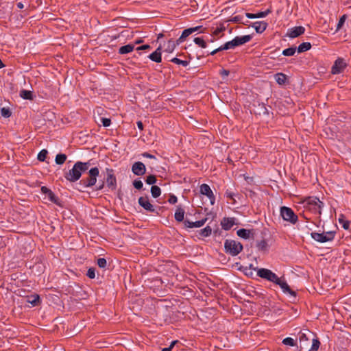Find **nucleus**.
<instances>
[{
	"label": "nucleus",
	"instance_id": "f257e3e1",
	"mask_svg": "<svg viewBox=\"0 0 351 351\" xmlns=\"http://www.w3.org/2000/svg\"><path fill=\"white\" fill-rule=\"evenodd\" d=\"M90 166L89 161H77L73 168L64 173V178L71 182L80 180L83 173L86 172Z\"/></svg>",
	"mask_w": 351,
	"mask_h": 351
},
{
	"label": "nucleus",
	"instance_id": "f03ea898",
	"mask_svg": "<svg viewBox=\"0 0 351 351\" xmlns=\"http://www.w3.org/2000/svg\"><path fill=\"white\" fill-rule=\"evenodd\" d=\"M243 249V245L235 240L226 239L224 242V250L232 256H237Z\"/></svg>",
	"mask_w": 351,
	"mask_h": 351
},
{
	"label": "nucleus",
	"instance_id": "7ed1b4c3",
	"mask_svg": "<svg viewBox=\"0 0 351 351\" xmlns=\"http://www.w3.org/2000/svg\"><path fill=\"white\" fill-rule=\"evenodd\" d=\"M305 206L314 214H322V208L324 204L317 197H308L304 200Z\"/></svg>",
	"mask_w": 351,
	"mask_h": 351
},
{
	"label": "nucleus",
	"instance_id": "20e7f679",
	"mask_svg": "<svg viewBox=\"0 0 351 351\" xmlns=\"http://www.w3.org/2000/svg\"><path fill=\"white\" fill-rule=\"evenodd\" d=\"M99 174V170L97 167H93L88 171V176L84 178L80 182V184L84 188H90L95 185L97 178Z\"/></svg>",
	"mask_w": 351,
	"mask_h": 351
},
{
	"label": "nucleus",
	"instance_id": "39448f33",
	"mask_svg": "<svg viewBox=\"0 0 351 351\" xmlns=\"http://www.w3.org/2000/svg\"><path fill=\"white\" fill-rule=\"evenodd\" d=\"M335 234V231H328L322 233L313 232L311 233L312 239L319 243L332 241L334 239Z\"/></svg>",
	"mask_w": 351,
	"mask_h": 351
},
{
	"label": "nucleus",
	"instance_id": "423d86ee",
	"mask_svg": "<svg viewBox=\"0 0 351 351\" xmlns=\"http://www.w3.org/2000/svg\"><path fill=\"white\" fill-rule=\"evenodd\" d=\"M280 213L283 220L292 224H295L298 221V217L291 208L282 206L280 207Z\"/></svg>",
	"mask_w": 351,
	"mask_h": 351
},
{
	"label": "nucleus",
	"instance_id": "0eeeda50",
	"mask_svg": "<svg viewBox=\"0 0 351 351\" xmlns=\"http://www.w3.org/2000/svg\"><path fill=\"white\" fill-rule=\"evenodd\" d=\"M252 36L251 35H245L243 36H236L232 40L226 42L225 43V47L228 49H234L236 47L242 45L247 42H249L252 39Z\"/></svg>",
	"mask_w": 351,
	"mask_h": 351
},
{
	"label": "nucleus",
	"instance_id": "6e6552de",
	"mask_svg": "<svg viewBox=\"0 0 351 351\" xmlns=\"http://www.w3.org/2000/svg\"><path fill=\"white\" fill-rule=\"evenodd\" d=\"M254 270L257 271V276L261 278L265 279L273 283L278 280V276L269 269L266 268H254Z\"/></svg>",
	"mask_w": 351,
	"mask_h": 351
},
{
	"label": "nucleus",
	"instance_id": "1a4fd4ad",
	"mask_svg": "<svg viewBox=\"0 0 351 351\" xmlns=\"http://www.w3.org/2000/svg\"><path fill=\"white\" fill-rule=\"evenodd\" d=\"M106 182L107 186L111 191H114L116 189L117 186V178L115 176L114 171L112 169L106 168Z\"/></svg>",
	"mask_w": 351,
	"mask_h": 351
},
{
	"label": "nucleus",
	"instance_id": "9d476101",
	"mask_svg": "<svg viewBox=\"0 0 351 351\" xmlns=\"http://www.w3.org/2000/svg\"><path fill=\"white\" fill-rule=\"evenodd\" d=\"M310 335L315 337V335L308 330H306L305 332H300L299 333L300 350H306L309 348L311 340V338L309 337Z\"/></svg>",
	"mask_w": 351,
	"mask_h": 351
},
{
	"label": "nucleus",
	"instance_id": "9b49d317",
	"mask_svg": "<svg viewBox=\"0 0 351 351\" xmlns=\"http://www.w3.org/2000/svg\"><path fill=\"white\" fill-rule=\"evenodd\" d=\"M275 284L280 287L284 293L289 294L294 298L296 297L295 291H293L290 288V287L289 286V285L287 283L284 278H278V280L276 282Z\"/></svg>",
	"mask_w": 351,
	"mask_h": 351
},
{
	"label": "nucleus",
	"instance_id": "f8f14e48",
	"mask_svg": "<svg viewBox=\"0 0 351 351\" xmlns=\"http://www.w3.org/2000/svg\"><path fill=\"white\" fill-rule=\"evenodd\" d=\"M200 193L206 195L209 199L211 205L215 204V197L209 185L207 184H202L200 186Z\"/></svg>",
	"mask_w": 351,
	"mask_h": 351
},
{
	"label": "nucleus",
	"instance_id": "ddd939ff",
	"mask_svg": "<svg viewBox=\"0 0 351 351\" xmlns=\"http://www.w3.org/2000/svg\"><path fill=\"white\" fill-rule=\"evenodd\" d=\"M347 64L343 58H337L331 69L332 74H339L343 71Z\"/></svg>",
	"mask_w": 351,
	"mask_h": 351
},
{
	"label": "nucleus",
	"instance_id": "4468645a",
	"mask_svg": "<svg viewBox=\"0 0 351 351\" xmlns=\"http://www.w3.org/2000/svg\"><path fill=\"white\" fill-rule=\"evenodd\" d=\"M131 170L134 175L141 176L145 173L146 167L142 162L138 161L132 165Z\"/></svg>",
	"mask_w": 351,
	"mask_h": 351
},
{
	"label": "nucleus",
	"instance_id": "2eb2a0df",
	"mask_svg": "<svg viewBox=\"0 0 351 351\" xmlns=\"http://www.w3.org/2000/svg\"><path fill=\"white\" fill-rule=\"evenodd\" d=\"M305 32V28L302 26H296L292 28L288 29L287 36L291 38H297Z\"/></svg>",
	"mask_w": 351,
	"mask_h": 351
},
{
	"label": "nucleus",
	"instance_id": "dca6fc26",
	"mask_svg": "<svg viewBox=\"0 0 351 351\" xmlns=\"http://www.w3.org/2000/svg\"><path fill=\"white\" fill-rule=\"evenodd\" d=\"M40 191L43 194L47 195L49 200L51 202L56 204V205H60L59 198L54 194V193L47 186H43L41 187Z\"/></svg>",
	"mask_w": 351,
	"mask_h": 351
},
{
	"label": "nucleus",
	"instance_id": "f3484780",
	"mask_svg": "<svg viewBox=\"0 0 351 351\" xmlns=\"http://www.w3.org/2000/svg\"><path fill=\"white\" fill-rule=\"evenodd\" d=\"M138 204L147 211L154 213V206L149 202L147 197H140L138 198Z\"/></svg>",
	"mask_w": 351,
	"mask_h": 351
},
{
	"label": "nucleus",
	"instance_id": "a211bd4d",
	"mask_svg": "<svg viewBox=\"0 0 351 351\" xmlns=\"http://www.w3.org/2000/svg\"><path fill=\"white\" fill-rule=\"evenodd\" d=\"M207 221V218H204L201 220L196 221H190L189 219H186L184 221V224L185 228H200L203 226Z\"/></svg>",
	"mask_w": 351,
	"mask_h": 351
},
{
	"label": "nucleus",
	"instance_id": "6ab92c4d",
	"mask_svg": "<svg viewBox=\"0 0 351 351\" xmlns=\"http://www.w3.org/2000/svg\"><path fill=\"white\" fill-rule=\"evenodd\" d=\"M235 223V218L224 217L221 221V225L224 230H229Z\"/></svg>",
	"mask_w": 351,
	"mask_h": 351
},
{
	"label": "nucleus",
	"instance_id": "aec40b11",
	"mask_svg": "<svg viewBox=\"0 0 351 351\" xmlns=\"http://www.w3.org/2000/svg\"><path fill=\"white\" fill-rule=\"evenodd\" d=\"M162 46L160 45L153 53L149 55L148 58L153 62L160 63L162 61L161 57Z\"/></svg>",
	"mask_w": 351,
	"mask_h": 351
},
{
	"label": "nucleus",
	"instance_id": "412c9836",
	"mask_svg": "<svg viewBox=\"0 0 351 351\" xmlns=\"http://www.w3.org/2000/svg\"><path fill=\"white\" fill-rule=\"evenodd\" d=\"M267 23L265 21H256L252 25L258 34L263 33L267 27Z\"/></svg>",
	"mask_w": 351,
	"mask_h": 351
},
{
	"label": "nucleus",
	"instance_id": "4be33fe9",
	"mask_svg": "<svg viewBox=\"0 0 351 351\" xmlns=\"http://www.w3.org/2000/svg\"><path fill=\"white\" fill-rule=\"evenodd\" d=\"M270 12H271V10L268 9L264 12H258L256 14L246 12L245 16L247 18L250 19H258V18H264V17L267 16Z\"/></svg>",
	"mask_w": 351,
	"mask_h": 351
},
{
	"label": "nucleus",
	"instance_id": "5701e85b",
	"mask_svg": "<svg viewBox=\"0 0 351 351\" xmlns=\"http://www.w3.org/2000/svg\"><path fill=\"white\" fill-rule=\"evenodd\" d=\"M181 43H178V39L174 41L172 38L169 39L167 43L165 51L167 53H172L176 47L180 45Z\"/></svg>",
	"mask_w": 351,
	"mask_h": 351
},
{
	"label": "nucleus",
	"instance_id": "b1692460",
	"mask_svg": "<svg viewBox=\"0 0 351 351\" xmlns=\"http://www.w3.org/2000/svg\"><path fill=\"white\" fill-rule=\"evenodd\" d=\"M275 80L278 85L283 86L287 82V75L283 73H277L274 75Z\"/></svg>",
	"mask_w": 351,
	"mask_h": 351
},
{
	"label": "nucleus",
	"instance_id": "393cba45",
	"mask_svg": "<svg viewBox=\"0 0 351 351\" xmlns=\"http://www.w3.org/2000/svg\"><path fill=\"white\" fill-rule=\"evenodd\" d=\"M184 210L181 206H178L174 215L175 219L179 222L184 221Z\"/></svg>",
	"mask_w": 351,
	"mask_h": 351
},
{
	"label": "nucleus",
	"instance_id": "a878e982",
	"mask_svg": "<svg viewBox=\"0 0 351 351\" xmlns=\"http://www.w3.org/2000/svg\"><path fill=\"white\" fill-rule=\"evenodd\" d=\"M19 95L23 99L33 100L34 99L33 92L31 90L22 89L19 93Z\"/></svg>",
	"mask_w": 351,
	"mask_h": 351
},
{
	"label": "nucleus",
	"instance_id": "bb28decb",
	"mask_svg": "<svg viewBox=\"0 0 351 351\" xmlns=\"http://www.w3.org/2000/svg\"><path fill=\"white\" fill-rule=\"evenodd\" d=\"M134 49V45L128 44L124 46H122L119 49V54H127L130 52H132Z\"/></svg>",
	"mask_w": 351,
	"mask_h": 351
},
{
	"label": "nucleus",
	"instance_id": "cd10ccee",
	"mask_svg": "<svg viewBox=\"0 0 351 351\" xmlns=\"http://www.w3.org/2000/svg\"><path fill=\"white\" fill-rule=\"evenodd\" d=\"M253 230H247L244 228L239 229L237 230V235L245 239H247L250 238V235Z\"/></svg>",
	"mask_w": 351,
	"mask_h": 351
},
{
	"label": "nucleus",
	"instance_id": "c85d7f7f",
	"mask_svg": "<svg viewBox=\"0 0 351 351\" xmlns=\"http://www.w3.org/2000/svg\"><path fill=\"white\" fill-rule=\"evenodd\" d=\"M27 302L30 303L33 306H37L40 302V297L38 295H31L27 297Z\"/></svg>",
	"mask_w": 351,
	"mask_h": 351
},
{
	"label": "nucleus",
	"instance_id": "c756f323",
	"mask_svg": "<svg viewBox=\"0 0 351 351\" xmlns=\"http://www.w3.org/2000/svg\"><path fill=\"white\" fill-rule=\"evenodd\" d=\"M193 42L195 45H197L198 47L205 49L207 47V42L206 40L204 39L203 37H196L194 38Z\"/></svg>",
	"mask_w": 351,
	"mask_h": 351
},
{
	"label": "nucleus",
	"instance_id": "7c9ffc66",
	"mask_svg": "<svg viewBox=\"0 0 351 351\" xmlns=\"http://www.w3.org/2000/svg\"><path fill=\"white\" fill-rule=\"evenodd\" d=\"M311 48V44L308 42H304L301 43L298 47H297V51L298 53H302L305 52Z\"/></svg>",
	"mask_w": 351,
	"mask_h": 351
},
{
	"label": "nucleus",
	"instance_id": "2f4dec72",
	"mask_svg": "<svg viewBox=\"0 0 351 351\" xmlns=\"http://www.w3.org/2000/svg\"><path fill=\"white\" fill-rule=\"evenodd\" d=\"M192 34V30H191L190 28L185 29L182 31L180 36L178 38V43H182L186 39V38Z\"/></svg>",
	"mask_w": 351,
	"mask_h": 351
},
{
	"label": "nucleus",
	"instance_id": "473e14b6",
	"mask_svg": "<svg viewBox=\"0 0 351 351\" xmlns=\"http://www.w3.org/2000/svg\"><path fill=\"white\" fill-rule=\"evenodd\" d=\"M212 234V228L210 226H207L204 228L202 229L199 232V234L202 237H210Z\"/></svg>",
	"mask_w": 351,
	"mask_h": 351
},
{
	"label": "nucleus",
	"instance_id": "72a5a7b5",
	"mask_svg": "<svg viewBox=\"0 0 351 351\" xmlns=\"http://www.w3.org/2000/svg\"><path fill=\"white\" fill-rule=\"evenodd\" d=\"M225 195L229 199L232 200L233 203H235L234 197L239 196V193H234L231 188H229L226 190Z\"/></svg>",
	"mask_w": 351,
	"mask_h": 351
},
{
	"label": "nucleus",
	"instance_id": "f704fd0d",
	"mask_svg": "<svg viewBox=\"0 0 351 351\" xmlns=\"http://www.w3.org/2000/svg\"><path fill=\"white\" fill-rule=\"evenodd\" d=\"M256 247L258 250L265 252L267 251L269 245L267 244V242L265 240L263 239L257 242Z\"/></svg>",
	"mask_w": 351,
	"mask_h": 351
},
{
	"label": "nucleus",
	"instance_id": "c9c22d12",
	"mask_svg": "<svg viewBox=\"0 0 351 351\" xmlns=\"http://www.w3.org/2000/svg\"><path fill=\"white\" fill-rule=\"evenodd\" d=\"M311 340L312 344L311 346L308 348V351H317L320 346V341L317 338L314 337Z\"/></svg>",
	"mask_w": 351,
	"mask_h": 351
},
{
	"label": "nucleus",
	"instance_id": "e433bc0d",
	"mask_svg": "<svg viewBox=\"0 0 351 351\" xmlns=\"http://www.w3.org/2000/svg\"><path fill=\"white\" fill-rule=\"evenodd\" d=\"M296 51H297V47L293 46V47H291L284 49L282 52V54L285 56H294Z\"/></svg>",
	"mask_w": 351,
	"mask_h": 351
},
{
	"label": "nucleus",
	"instance_id": "4c0bfd02",
	"mask_svg": "<svg viewBox=\"0 0 351 351\" xmlns=\"http://www.w3.org/2000/svg\"><path fill=\"white\" fill-rule=\"evenodd\" d=\"M67 156L64 154H58L56 155L55 162L57 165H62L65 162Z\"/></svg>",
	"mask_w": 351,
	"mask_h": 351
},
{
	"label": "nucleus",
	"instance_id": "58836bf2",
	"mask_svg": "<svg viewBox=\"0 0 351 351\" xmlns=\"http://www.w3.org/2000/svg\"><path fill=\"white\" fill-rule=\"evenodd\" d=\"M151 194L154 198L158 197L161 195V189L159 186L153 185L151 187Z\"/></svg>",
	"mask_w": 351,
	"mask_h": 351
},
{
	"label": "nucleus",
	"instance_id": "ea45409f",
	"mask_svg": "<svg viewBox=\"0 0 351 351\" xmlns=\"http://www.w3.org/2000/svg\"><path fill=\"white\" fill-rule=\"evenodd\" d=\"M171 62L176 64H179V65H182V66L184 67H186L189 64V61H186V60H180L178 58H173L172 59L170 60Z\"/></svg>",
	"mask_w": 351,
	"mask_h": 351
},
{
	"label": "nucleus",
	"instance_id": "a19ab883",
	"mask_svg": "<svg viewBox=\"0 0 351 351\" xmlns=\"http://www.w3.org/2000/svg\"><path fill=\"white\" fill-rule=\"evenodd\" d=\"M339 223L342 224V227L345 230H348L350 227V221L344 219L343 215H341L339 218Z\"/></svg>",
	"mask_w": 351,
	"mask_h": 351
},
{
	"label": "nucleus",
	"instance_id": "79ce46f5",
	"mask_svg": "<svg viewBox=\"0 0 351 351\" xmlns=\"http://www.w3.org/2000/svg\"><path fill=\"white\" fill-rule=\"evenodd\" d=\"M282 343L286 346H295L296 345L295 340L291 337H286L282 340Z\"/></svg>",
	"mask_w": 351,
	"mask_h": 351
},
{
	"label": "nucleus",
	"instance_id": "37998d69",
	"mask_svg": "<svg viewBox=\"0 0 351 351\" xmlns=\"http://www.w3.org/2000/svg\"><path fill=\"white\" fill-rule=\"evenodd\" d=\"M157 181V179L154 175H149L147 176L145 182L149 185H154Z\"/></svg>",
	"mask_w": 351,
	"mask_h": 351
},
{
	"label": "nucleus",
	"instance_id": "c03bdc74",
	"mask_svg": "<svg viewBox=\"0 0 351 351\" xmlns=\"http://www.w3.org/2000/svg\"><path fill=\"white\" fill-rule=\"evenodd\" d=\"M48 154L47 149H42L38 154L37 158L39 161H44Z\"/></svg>",
	"mask_w": 351,
	"mask_h": 351
},
{
	"label": "nucleus",
	"instance_id": "a18cd8bd",
	"mask_svg": "<svg viewBox=\"0 0 351 351\" xmlns=\"http://www.w3.org/2000/svg\"><path fill=\"white\" fill-rule=\"evenodd\" d=\"M1 115L5 118H9L12 115V112L8 108H2L1 109Z\"/></svg>",
	"mask_w": 351,
	"mask_h": 351
},
{
	"label": "nucleus",
	"instance_id": "49530a36",
	"mask_svg": "<svg viewBox=\"0 0 351 351\" xmlns=\"http://www.w3.org/2000/svg\"><path fill=\"white\" fill-rule=\"evenodd\" d=\"M97 264L99 266V267L105 269L107 266L106 259L104 258H99L97 260Z\"/></svg>",
	"mask_w": 351,
	"mask_h": 351
},
{
	"label": "nucleus",
	"instance_id": "de8ad7c7",
	"mask_svg": "<svg viewBox=\"0 0 351 351\" xmlns=\"http://www.w3.org/2000/svg\"><path fill=\"white\" fill-rule=\"evenodd\" d=\"M86 276L90 279L95 278V268H94V267L89 268L87 271Z\"/></svg>",
	"mask_w": 351,
	"mask_h": 351
},
{
	"label": "nucleus",
	"instance_id": "09e8293b",
	"mask_svg": "<svg viewBox=\"0 0 351 351\" xmlns=\"http://www.w3.org/2000/svg\"><path fill=\"white\" fill-rule=\"evenodd\" d=\"M133 186L135 189L141 190L143 186V184L141 180H135L133 182Z\"/></svg>",
	"mask_w": 351,
	"mask_h": 351
},
{
	"label": "nucleus",
	"instance_id": "8fccbe9b",
	"mask_svg": "<svg viewBox=\"0 0 351 351\" xmlns=\"http://www.w3.org/2000/svg\"><path fill=\"white\" fill-rule=\"evenodd\" d=\"M346 19V15H343L339 20V22L337 23V29L339 30L341 28V27L343 26V25L345 23V21Z\"/></svg>",
	"mask_w": 351,
	"mask_h": 351
},
{
	"label": "nucleus",
	"instance_id": "3c124183",
	"mask_svg": "<svg viewBox=\"0 0 351 351\" xmlns=\"http://www.w3.org/2000/svg\"><path fill=\"white\" fill-rule=\"evenodd\" d=\"M101 121L102 123V125L104 127H108L111 124V120L110 119H108V118H104V117H102L101 119Z\"/></svg>",
	"mask_w": 351,
	"mask_h": 351
},
{
	"label": "nucleus",
	"instance_id": "603ef678",
	"mask_svg": "<svg viewBox=\"0 0 351 351\" xmlns=\"http://www.w3.org/2000/svg\"><path fill=\"white\" fill-rule=\"evenodd\" d=\"M178 201V198L175 195H171L168 199V202L171 204H175Z\"/></svg>",
	"mask_w": 351,
	"mask_h": 351
},
{
	"label": "nucleus",
	"instance_id": "864d4df0",
	"mask_svg": "<svg viewBox=\"0 0 351 351\" xmlns=\"http://www.w3.org/2000/svg\"><path fill=\"white\" fill-rule=\"evenodd\" d=\"M141 156L145 157V158H150V159H156V156L154 155H152L148 152H143V154H141Z\"/></svg>",
	"mask_w": 351,
	"mask_h": 351
},
{
	"label": "nucleus",
	"instance_id": "5fc2aeb1",
	"mask_svg": "<svg viewBox=\"0 0 351 351\" xmlns=\"http://www.w3.org/2000/svg\"><path fill=\"white\" fill-rule=\"evenodd\" d=\"M259 106L261 107V109L262 110V113L263 114H268L269 111L264 104H259Z\"/></svg>",
	"mask_w": 351,
	"mask_h": 351
},
{
	"label": "nucleus",
	"instance_id": "6e6d98bb",
	"mask_svg": "<svg viewBox=\"0 0 351 351\" xmlns=\"http://www.w3.org/2000/svg\"><path fill=\"white\" fill-rule=\"evenodd\" d=\"M151 49V46L149 45H143L136 48V50L141 51V50H146Z\"/></svg>",
	"mask_w": 351,
	"mask_h": 351
},
{
	"label": "nucleus",
	"instance_id": "4d7b16f0",
	"mask_svg": "<svg viewBox=\"0 0 351 351\" xmlns=\"http://www.w3.org/2000/svg\"><path fill=\"white\" fill-rule=\"evenodd\" d=\"M230 72L228 70H226V69H221L220 71H219V74L223 77H226L229 75Z\"/></svg>",
	"mask_w": 351,
	"mask_h": 351
},
{
	"label": "nucleus",
	"instance_id": "13d9d810",
	"mask_svg": "<svg viewBox=\"0 0 351 351\" xmlns=\"http://www.w3.org/2000/svg\"><path fill=\"white\" fill-rule=\"evenodd\" d=\"M105 186L104 181H101L99 183L98 185L96 186V191H101Z\"/></svg>",
	"mask_w": 351,
	"mask_h": 351
},
{
	"label": "nucleus",
	"instance_id": "bf43d9fd",
	"mask_svg": "<svg viewBox=\"0 0 351 351\" xmlns=\"http://www.w3.org/2000/svg\"><path fill=\"white\" fill-rule=\"evenodd\" d=\"M202 26H196L194 27H190V29L192 30V33L199 31L202 29Z\"/></svg>",
	"mask_w": 351,
	"mask_h": 351
},
{
	"label": "nucleus",
	"instance_id": "052dcab7",
	"mask_svg": "<svg viewBox=\"0 0 351 351\" xmlns=\"http://www.w3.org/2000/svg\"><path fill=\"white\" fill-rule=\"evenodd\" d=\"M136 124H137V127L139 130H143V124L142 121H137Z\"/></svg>",
	"mask_w": 351,
	"mask_h": 351
},
{
	"label": "nucleus",
	"instance_id": "680f3d73",
	"mask_svg": "<svg viewBox=\"0 0 351 351\" xmlns=\"http://www.w3.org/2000/svg\"><path fill=\"white\" fill-rule=\"evenodd\" d=\"M223 28H217L214 32H213V34L214 35H218L219 34H220L222 31H223Z\"/></svg>",
	"mask_w": 351,
	"mask_h": 351
},
{
	"label": "nucleus",
	"instance_id": "e2e57ef3",
	"mask_svg": "<svg viewBox=\"0 0 351 351\" xmlns=\"http://www.w3.org/2000/svg\"><path fill=\"white\" fill-rule=\"evenodd\" d=\"M216 49L218 52L221 51L223 50H227V49L225 47V44L217 48Z\"/></svg>",
	"mask_w": 351,
	"mask_h": 351
},
{
	"label": "nucleus",
	"instance_id": "0e129e2a",
	"mask_svg": "<svg viewBox=\"0 0 351 351\" xmlns=\"http://www.w3.org/2000/svg\"><path fill=\"white\" fill-rule=\"evenodd\" d=\"M16 6L19 9H23L24 8V5H23V3L22 2H18L16 3Z\"/></svg>",
	"mask_w": 351,
	"mask_h": 351
},
{
	"label": "nucleus",
	"instance_id": "69168bd1",
	"mask_svg": "<svg viewBox=\"0 0 351 351\" xmlns=\"http://www.w3.org/2000/svg\"><path fill=\"white\" fill-rule=\"evenodd\" d=\"M240 19H241V16H234L233 18L232 21H234V22H239Z\"/></svg>",
	"mask_w": 351,
	"mask_h": 351
},
{
	"label": "nucleus",
	"instance_id": "338daca9",
	"mask_svg": "<svg viewBox=\"0 0 351 351\" xmlns=\"http://www.w3.org/2000/svg\"><path fill=\"white\" fill-rule=\"evenodd\" d=\"M178 343V341H173L171 344L169 345V348H171V350L173 348L174 346L176 345V343Z\"/></svg>",
	"mask_w": 351,
	"mask_h": 351
},
{
	"label": "nucleus",
	"instance_id": "774afa93",
	"mask_svg": "<svg viewBox=\"0 0 351 351\" xmlns=\"http://www.w3.org/2000/svg\"><path fill=\"white\" fill-rule=\"evenodd\" d=\"M171 348L167 347L162 349V351H171Z\"/></svg>",
	"mask_w": 351,
	"mask_h": 351
}]
</instances>
